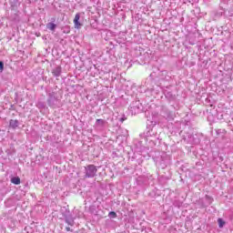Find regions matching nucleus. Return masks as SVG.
Masks as SVG:
<instances>
[{
  "instance_id": "obj_1",
  "label": "nucleus",
  "mask_w": 233,
  "mask_h": 233,
  "mask_svg": "<svg viewBox=\"0 0 233 233\" xmlns=\"http://www.w3.org/2000/svg\"><path fill=\"white\" fill-rule=\"evenodd\" d=\"M97 174V167L95 165H88L85 167V177H96Z\"/></svg>"
},
{
  "instance_id": "obj_7",
  "label": "nucleus",
  "mask_w": 233,
  "mask_h": 233,
  "mask_svg": "<svg viewBox=\"0 0 233 233\" xmlns=\"http://www.w3.org/2000/svg\"><path fill=\"white\" fill-rule=\"evenodd\" d=\"M96 125L97 127H105V126L106 125V120L96 119Z\"/></svg>"
},
{
  "instance_id": "obj_9",
  "label": "nucleus",
  "mask_w": 233,
  "mask_h": 233,
  "mask_svg": "<svg viewBox=\"0 0 233 233\" xmlns=\"http://www.w3.org/2000/svg\"><path fill=\"white\" fill-rule=\"evenodd\" d=\"M218 223L219 228H223V227H225V221L223 220V218H218Z\"/></svg>"
},
{
  "instance_id": "obj_13",
  "label": "nucleus",
  "mask_w": 233,
  "mask_h": 233,
  "mask_svg": "<svg viewBox=\"0 0 233 233\" xmlns=\"http://www.w3.org/2000/svg\"><path fill=\"white\" fill-rule=\"evenodd\" d=\"M66 34H70V29H67Z\"/></svg>"
},
{
  "instance_id": "obj_11",
  "label": "nucleus",
  "mask_w": 233,
  "mask_h": 233,
  "mask_svg": "<svg viewBox=\"0 0 233 233\" xmlns=\"http://www.w3.org/2000/svg\"><path fill=\"white\" fill-rule=\"evenodd\" d=\"M109 217L110 218H117V215L116 214V212L111 211V212H109Z\"/></svg>"
},
{
  "instance_id": "obj_10",
  "label": "nucleus",
  "mask_w": 233,
  "mask_h": 233,
  "mask_svg": "<svg viewBox=\"0 0 233 233\" xmlns=\"http://www.w3.org/2000/svg\"><path fill=\"white\" fill-rule=\"evenodd\" d=\"M4 69H5V63H3V61H0V72H3Z\"/></svg>"
},
{
  "instance_id": "obj_2",
  "label": "nucleus",
  "mask_w": 233,
  "mask_h": 233,
  "mask_svg": "<svg viewBox=\"0 0 233 233\" xmlns=\"http://www.w3.org/2000/svg\"><path fill=\"white\" fill-rule=\"evenodd\" d=\"M79 19H81V15L78 13L75 15V18L73 20V23L75 25V28H81V23H79Z\"/></svg>"
},
{
  "instance_id": "obj_12",
  "label": "nucleus",
  "mask_w": 233,
  "mask_h": 233,
  "mask_svg": "<svg viewBox=\"0 0 233 233\" xmlns=\"http://www.w3.org/2000/svg\"><path fill=\"white\" fill-rule=\"evenodd\" d=\"M66 232H70L72 229H70V227L66 228Z\"/></svg>"
},
{
  "instance_id": "obj_8",
  "label": "nucleus",
  "mask_w": 233,
  "mask_h": 233,
  "mask_svg": "<svg viewBox=\"0 0 233 233\" xmlns=\"http://www.w3.org/2000/svg\"><path fill=\"white\" fill-rule=\"evenodd\" d=\"M56 27H57V25L52 22H50L46 25V28L48 30H51L52 32H54V30H56Z\"/></svg>"
},
{
  "instance_id": "obj_4",
  "label": "nucleus",
  "mask_w": 233,
  "mask_h": 233,
  "mask_svg": "<svg viewBox=\"0 0 233 233\" xmlns=\"http://www.w3.org/2000/svg\"><path fill=\"white\" fill-rule=\"evenodd\" d=\"M9 127L10 128H13V130H15V128L19 127V120L11 119L9 121Z\"/></svg>"
},
{
  "instance_id": "obj_6",
  "label": "nucleus",
  "mask_w": 233,
  "mask_h": 233,
  "mask_svg": "<svg viewBox=\"0 0 233 233\" xmlns=\"http://www.w3.org/2000/svg\"><path fill=\"white\" fill-rule=\"evenodd\" d=\"M11 183H13V185H21V178H19V177H14L11 178Z\"/></svg>"
},
{
  "instance_id": "obj_3",
  "label": "nucleus",
  "mask_w": 233,
  "mask_h": 233,
  "mask_svg": "<svg viewBox=\"0 0 233 233\" xmlns=\"http://www.w3.org/2000/svg\"><path fill=\"white\" fill-rule=\"evenodd\" d=\"M61 66H56L52 70V74L54 76V77H59L61 76Z\"/></svg>"
},
{
  "instance_id": "obj_5",
  "label": "nucleus",
  "mask_w": 233,
  "mask_h": 233,
  "mask_svg": "<svg viewBox=\"0 0 233 233\" xmlns=\"http://www.w3.org/2000/svg\"><path fill=\"white\" fill-rule=\"evenodd\" d=\"M66 223L70 227H74V218H72V215L66 216Z\"/></svg>"
}]
</instances>
